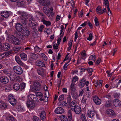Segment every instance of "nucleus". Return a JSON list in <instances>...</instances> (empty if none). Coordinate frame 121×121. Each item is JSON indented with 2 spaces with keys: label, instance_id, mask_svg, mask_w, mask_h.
<instances>
[{
  "label": "nucleus",
  "instance_id": "nucleus-7",
  "mask_svg": "<svg viewBox=\"0 0 121 121\" xmlns=\"http://www.w3.org/2000/svg\"><path fill=\"white\" fill-rule=\"evenodd\" d=\"M17 13L18 14L21 15L20 16L21 19H27L28 18V14L26 13L19 11L17 12Z\"/></svg>",
  "mask_w": 121,
  "mask_h": 121
},
{
  "label": "nucleus",
  "instance_id": "nucleus-26",
  "mask_svg": "<svg viewBox=\"0 0 121 121\" xmlns=\"http://www.w3.org/2000/svg\"><path fill=\"white\" fill-rule=\"evenodd\" d=\"M85 81H86V79L85 78L82 79L78 84V85L80 87L82 88L85 85Z\"/></svg>",
  "mask_w": 121,
  "mask_h": 121
},
{
  "label": "nucleus",
  "instance_id": "nucleus-50",
  "mask_svg": "<svg viewBox=\"0 0 121 121\" xmlns=\"http://www.w3.org/2000/svg\"><path fill=\"white\" fill-rule=\"evenodd\" d=\"M78 78L77 76H75L73 78V79L72 81V82L73 83L75 82L78 80Z\"/></svg>",
  "mask_w": 121,
  "mask_h": 121
},
{
  "label": "nucleus",
  "instance_id": "nucleus-9",
  "mask_svg": "<svg viewBox=\"0 0 121 121\" xmlns=\"http://www.w3.org/2000/svg\"><path fill=\"white\" fill-rule=\"evenodd\" d=\"M13 53L12 51L10 50L7 51L3 54L0 55V57L2 58L6 57Z\"/></svg>",
  "mask_w": 121,
  "mask_h": 121
},
{
  "label": "nucleus",
  "instance_id": "nucleus-52",
  "mask_svg": "<svg viewBox=\"0 0 121 121\" xmlns=\"http://www.w3.org/2000/svg\"><path fill=\"white\" fill-rule=\"evenodd\" d=\"M81 117L82 118V121H86L85 116L84 114H81Z\"/></svg>",
  "mask_w": 121,
  "mask_h": 121
},
{
  "label": "nucleus",
  "instance_id": "nucleus-31",
  "mask_svg": "<svg viewBox=\"0 0 121 121\" xmlns=\"http://www.w3.org/2000/svg\"><path fill=\"white\" fill-rule=\"evenodd\" d=\"M23 32L27 36L29 35L30 34L29 31L26 27L24 28Z\"/></svg>",
  "mask_w": 121,
  "mask_h": 121
},
{
  "label": "nucleus",
  "instance_id": "nucleus-19",
  "mask_svg": "<svg viewBox=\"0 0 121 121\" xmlns=\"http://www.w3.org/2000/svg\"><path fill=\"white\" fill-rule=\"evenodd\" d=\"M1 15L3 17L7 18L9 16V14L8 11H4L1 12Z\"/></svg>",
  "mask_w": 121,
  "mask_h": 121
},
{
  "label": "nucleus",
  "instance_id": "nucleus-42",
  "mask_svg": "<svg viewBox=\"0 0 121 121\" xmlns=\"http://www.w3.org/2000/svg\"><path fill=\"white\" fill-rule=\"evenodd\" d=\"M2 72L4 73V74L9 76L10 74V72L8 70L6 69H4L2 70Z\"/></svg>",
  "mask_w": 121,
  "mask_h": 121
},
{
  "label": "nucleus",
  "instance_id": "nucleus-60",
  "mask_svg": "<svg viewBox=\"0 0 121 121\" xmlns=\"http://www.w3.org/2000/svg\"><path fill=\"white\" fill-rule=\"evenodd\" d=\"M18 64L21 66H23L24 65V63H23L21 60L17 62Z\"/></svg>",
  "mask_w": 121,
  "mask_h": 121
},
{
  "label": "nucleus",
  "instance_id": "nucleus-16",
  "mask_svg": "<svg viewBox=\"0 0 121 121\" xmlns=\"http://www.w3.org/2000/svg\"><path fill=\"white\" fill-rule=\"evenodd\" d=\"M113 104L115 107L120 106L121 105V102L119 101L118 99H116L114 100Z\"/></svg>",
  "mask_w": 121,
  "mask_h": 121
},
{
  "label": "nucleus",
  "instance_id": "nucleus-2",
  "mask_svg": "<svg viewBox=\"0 0 121 121\" xmlns=\"http://www.w3.org/2000/svg\"><path fill=\"white\" fill-rule=\"evenodd\" d=\"M13 69L14 72L17 74L20 75L23 73V69L19 66L17 65L14 66Z\"/></svg>",
  "mask_w": 121,
  "mask_h": 121
},
{
  "label": "nucleus",
  "instance_id": "nucleus-15",
  "mask_svg": "<svg viewBox=\"0 0 121 121\" xmlns=\"http://www.w3.org/2000/svg\"><path fill=\"white\" fill-rule=\"evenodd\" d=\"M15 28L16 30L19 32H21L22 30V27L20 23H18L16 25Z\"/></svg>",
  "mask_w": 121,
  "mask_h": 121
},
{
  "label": "nucleus",
  "instance_id": "nucleus-58",
  "mask_svg": "<svg viewBox=\"0 0 121 121\" xmlns=\"http://www.w3.org/2000/svg\"><path fill=\"white\" fill-rule=\"evenodd\" d=\"M71 3V6L73 8H74L75 7V2L73 0H71L70 1V2H68V4Z\"/></svg>",
  "mask_w": 121,
  "mask_h": 121
},
{
  "label": "nucleus",
  "instance_id": "nucleus-43",
  "mask_svg": "<svg viewBox=\"0 0 121 121\" xmlns=\"http://www.w3.org/2000/svg\"><path fill=\"white\" fill-rule=\"evenodd\" d=\"M1 106H0V108L3 109H4L6 108L7 106V105L6 104L3 102L2 101L1 104Z\"/></svg>",
  "mask_w": 121,
  "mask_h": 121
},
{
  "label": "nucleus",
  "instance_id": "nucleus-5",
  "mask_svg": "<svg viewBox=\"0 0 121 121\" xmlns=\"http://www.w3.org/2000/svg\"><path fill=\"white\" fill-rule=\"evenodd\" d=\"M33 17H32L31 16V28L32 29L37 28L38 26V24L35 22H34V23L33 22Z\"/></svg>",
  "mask_w": 121,
  "mask_h": 121
},
{
  "label": "nucleus",
  "instance_id": "nucleus-4",
  "mask_svg": "<svg viewBox=\"0 0 121 121\" xmlns=\"http://www.w3.org/2000/svg\"><path fill=\"white\" fill-rule=\"evenodd\" d=\"M11 42L15 45H18L20 44L19 40L16 37H14L13 35H12L10 39Z\"/></svg>",
  "mask_w": 121,
  "mask_h": 121
},
{
  "label": "nucleus",
  "instance_id": "nucleus-59",
  "mask_svg": "<svg viewBox=\"0 0 121 121\" xmlns=\"http://www.w3.org/2000/svg\"><path fill=\"white\" fill-rule=\"evenodd\" d=\"M32 120L33 121H39V118L35 116H33Z\"/></svg>",
  "mask_w": 121,
  "mask_h": 121
},
{
  "label": "nucleus",
  "instance_id": "nucleus-45",
  "mask_svg": "<svg viewBox=\"0 0 121 121\" xmlns=\"http://www.w3.org/2000/svg\"><path fill=\"white\" fill-rule=\"evenodd\" d=\"M39 99L40 101L46 102L48 101V98L47 97L44 96L43 98H40Z\"/></svg>",
  "mask_w": 121,
  "mask_h": 121
},
{
  "label": "nucleus",
  "instance_id": "nucleus-23",
  "mask_svg": "<svg viewBox=\"0 0 121 121\" xmlns=\"http://www.w3.org/2000/svg\"><path fill=\"white\" fill-rule=\"evenodd\" d=\"M76 102L75 100H73V101L71 103L70 107L71 108V110H73V109H74L76 107Z\"/></svg>",
  "mask_w": 121,
  "mask_h": 121
},
{
  "label": "nucleus",
  "instance_id": "nucleus-21",
  "mask_svg": "<svg viewBox=\"0 0 121 121\" xmlns=\"http://www.w3.org/2000/svg\"><path fill=\"white\" fill-rule=\"evenodd\" d=\"M73 110H74L75 113L77 114H80L81 111V108L79 106L76 107L73 111Z\"/></svg>",
  "mask_w": 121,
  "mask_h": 121
},
{
  "label": "nucleus",
  "instance_id": "nucleus-13",
  "mask_svg": "<svg viewBox=\"0 0 121 121\" xmlns=\"http://www.w3.org/2000/svg\"><path fill=\"white\" fill-rule=\"evenodd\" d=\"M64 112L63 108L61 107H59L56 108L55 111V112L57 114H61Z\"/></svg>",
  "mask_w": 121,
  "mask_h": 121
},
{
  "label": "nucleus",
  "instance_id": "nucleus-44",
  "mask_svg": "<svg viewBox=\"0 0 121 121\" xmlns=\"http://www.w3.org/2000/svg\"><path fill=\"white\" fill-rule=\"evenodd\" d=\"M40 56L42 57L44 60L47 61L48 60V58L47 56L44 53H41L40 54Z\"/></svg>",
  "mask_w": 121,
  "mask_h": 121
},
{
  "label": "nucleus",
  "instance_id": "nucleus-6",
  "mask_svg": "<svg viewBox=\"0 0 121 121\" xmlns=\"http://www.w3.org/2000/svg\"><path fill=\"white\" fill-rule=\"evenodd\" d=\"M38 2L43 6H46L50 4L49 0H39Z\"/></svg>",
  "mask_w": 121,
  "mask_h": 121
},
{
  "label": "nucleus",
  "instance_id": "nucleus-40",
  "mask_svg": "<svg viewBox=\"0 0 121 121\" xmlns=\"http://www.w3.org/2000/svg\"><path fill=\"white\" fill-rule=\"evenodd\" d=\"M68 117L69 120H71L72 117V111L71 110L68 111Z\"/></svg>",
  "mask_w": 121,
  "mask_h": 121
},
{
  "label": "nucleus",
  "instance_id": "nucleus-56",
  "mask_svg": "<svg viewBox=\"0 0 121 121\" xmlns=\"http://www.w3.org/2000/svg\"><path fill=\"white\" fill-rule=\"evenodd\" d=\"M87 97L86 96H83L82 98V101L83 102V103L85 104L86 100H87Z\"/></svg>",
  "mask_w": 121,
  "mask_h": 121
},
{
  "label": "nucleus",
  "instance_id": "nucleus-37",
  "mask_svg": "<svg viewBox=\"0 0 121 121\" xmlns=\"http://www.w3.org/2000/svg\"><path fill=\"white\" fill-rule=\"evenodd\" d=\"M35 94L39 98V99L42 98L43 97V94L39 92H35Z\"/></svg>",
  "mask_w": 121,
  "mask_h": 121
},
{
  "label": "nucleus",
  "instance_id": "nucleus-51",
  "mask_svg": "<svg viewBox=\"0 0 121 121\" xmlns=\"http://www.w3.org/2000/svg\"><path fill=\"white\" fill-rule=\"evenodd\" d=\"M93 34L90 33L89 35V37L87 38V39L89 41H91L93 39Z\"/></svg>",
  "mask_w": 121,
  "mask_h": 121
},
{
  "label": "nucleus",
  "instance_id": "nucleus-38",
  "mask_svg": "<svg viewBox=\"0 0 121 121\" xmlns=\"http://www.w3.org/2000/svg\"><path fill=\"white\" fill-rule=\"evenodd\" d=\"M96 11L98 14L100 15L102 14V9L99 7H98L96 8Z\"/></svg>",
  "mask_w": 121,
  "mask_h": 121
},
{
  "label": "nucleus",
  "instance_id": "nucleus-47",
  "mask_svg": "<svg viewBox=\"0 0 121 121\" xmlns=\"http://www.w3.org/2000/svg\"><path fill=\"white\" fill-rule=\"evenodd\" d=\"M6 119L7 121H14V118L13 116L7 117Z\"/></svg>",
  "mask_w": 121,
  "mask_h": 121
},
{
  "label": "nucleus",
  "instance_id": "nucleus-34",
  "mask_svg": "<svg viewBox=\"0 0 121 121\" xmlns=\"http://www.w3.org/2000/svg\"><path fill=\"white\" fill-rule=\"evenodd\" d=\"M43 23L46 25V26H49L51 25V23L49 21H46L45 20H43L42 21Z\"/></svg>",
  "mask_w": 121,
  "mask_h": 121
},
{
  "label": "nucleus",
  "instance_id": "nucleus-20",
  "mask_svg": "<svg viewBox=\"0 0 121 121\" xmlns=\"http://www.w3.org/2000/svg\"><path fill=\"white\" fill-rule=\"evenodd\" d=\"M10 48V45L8 43H6L3 46V47H2V50L5 51H6L9 50Z\"/></svg>",
  "mask_w": 121,
  "mask_h": 121
},
{
  "label": "nucleus",
  "instance_id": "nucleus-1",
  "mask_svg": "<svg viewBox=\"0 0 121 121\" xmlns=\"http://www.w3.org/2000/svg\"><path fill=\"white\" fill-rule=\"evenodd\" d=\"M53 8L52 7H48L47 8L44 7L43 8V10L48 17H53L55 14V12L53 11Z\"/></svg>",
  "mask_w": 121,
  "mask_h": 121
},
{
  "label": "nucleus",
  "instance_id": "nucleus-49",
  "mask_svg": "<svg viewBox=\"0 0 121 121\" xmlns=\"http://www.w3.org/2000/svg\"><path fill=\"white\" fill-rule=\"evenodd\" d=\"M64 95L63 94H62L59 97L58 99L59 101L60 102L64 100Z\"/></svg>",
  "mask_w": 121,
  "mask_h": 121
},
{
  "label": "nucleus",
  "instance_id": "nucleus-29",
  "mask_svg": "<svg viewBox=\"0 0 121 121\" xmlns=\"http://www.w3.org/2000/svg\"><path fill=\"white\" fill-rule=\"evenodd\" d=\"M102 81L101 80H99L98 81L97 80L94 82V84L95 87L98 86H101L102 85Z\"/></svg>",
  "mask_w": 121,
  "mask_h": 121
},
{
  "label": "nucleus",
  "instance_id": "nucleus-17",
  "mask_svg": "<svg viewBox=\"0 0 121 121\" xmlns=\"http://www.w3.org/2000/svg\"><path fill=\"white\" fill-rule=\"evenodd\" d=\"M33 84L34 86L37 88L40 89L41 87L40 83L37 81H34L33 82Z\"/></svg>",
  "mask_w": 121,
  "mask_h": 121
},
{
  "label": "nucleus",
  "instance_id": "nucleus-22",
  "mask_svg": "<svg viewBox=\"0 0 121 121\" xmlns=\"http://www.w3.org/2000/svg\"><path fill=\"white\" fill-rule=\"evenodd\" d=\"M16 34V36L21 39H23L25 37V36L21 33L18 32Z\"/></svg>",
  "mask_w": 121,
  "mask_h": 121
},
{
  "label": "nucleus",
  "instance_id": "nucleus-14",
  "mask_svg": "<svg viewBox=\"0 0 121 121\" xmlns=\"http://www.w3.org/2000/svg\"><path fill=\"white\" fill-rule=\"evenodd\" d=\"M36 65L39 67H44L45 65L44 63L43 62L42 60H37L35 63Z\"/></svg>",
  "mask_w": 121,
  "mask_h": 121
},
{
  "label": "nucleus",
  "instance_id": "nucleus-18",
  "mask_svg": "<svg viewBox=\"0 0 121 121\" xmlns=\"http://www.w3.org/2000/svg\"><path fill=\"white\" fill-rule=\"evenodd\" d=\"M25 3V0H19L17 2V5L18 7H22L24 5Z\"/></svg>",
  "mask_w": 121,
  "mask_h": 121
},
{
  "label": "nucleus",
  "instance_id": "nucleus-12",
  "mask_svg": "<svg viewBox=\"0 0 121 121\" xmlns=\"http://www.w3.org/2000/svg\"><path fill=\"white\" fill-rule=\"evenodd\" d=\"M95 114V112L94 111L89 110L87 111V116L89 118L93 117Z\"/></svg>",
  "mask_w": 121,
  "mask_h": 121
},
{
  "label": "nucleus",
  "instance_id": "nucleus-27",
  "mask_svg": "<svg viewBox=\"0 0 121 121\" xmlns=\"http://www.w3.org/2000/svg\"><path fill=\"white\" fill-rule=\"evenodd\" d=\"M30 95H29L27 96V99L26 102V104L27 107L29 108V109H30Z\"/></svg>",
  "mask_w": 121,
  "mask_h": 121
},
{
  "label": "nucleus",
  "instance_id": "nucleus-39",
  "mask_svg": "<svg viewBox=\"0 0 121 121\" xmlns=\"http://www.w3.org/2000/svg\"><path fill=\"white\" fill-rule=\"evenodd\" d=\"M21 22L23 25H27L28 24L27 19H21Z\"/></svg>",
  "mask_w": 121,
  "mask_h": 121
},
{
  "label": "nucleus",
  "instance_id": "nucleus-10",
  "mask_svg": "<svg viewBox=\"0 0 121 121\" xmlns=\"http://www.w3.org/2000/svg\"><path fill=\"white\" fill-rule=\"evenodd\" d=\"M93 99L96 104L99 105L101 103V100L97 96H94L93 98Z\"/></svg>",
  "mask_w": 121,
  "mask_h": 121
},
{
  "label": "nucleus",
  "instance_id": "nucleus-62",
  "mask_svg": "<svg viewBox=\"0 0 121 121\" xmlns=\"http://www.w3.org/2000/svg\"><path fill=\"white\" fill-rule=\"evenodd\" d=\"M26 84H25L24 83H22L21 84L20 87L22 89H24L25 87Z\"/></svg>",
  "mask_w": 121,
  "mask_h": 121
},
{
  "label": "nucleus",
  "instance_id": "nucleus-35",
  "mask_svg": "<svg viewBox=\"0 0 121 121\" xmlns=\"http://www.w3.org/2000/svg\"><path fill=\"white\" fill-rule=\"evenodd\" d=\"M88 60H91L94 62L96 60L95 56L94 55L91 56L89 58Z\"/></svg>",
  "mask_w": 121,
  "mask_h": 121
},
{
  "label": "nucleus",
  "instance_id": "nucleus-33",
  "mask_svg": "<svg viewBox=\"0 0 121 121\" xmlns=\"http://www.w3.org/2000/svg\"><path fill=\"white\" fill-rule=\"evenodd\" d=\"M71 93L72 95V97L74 98L75 99H76L79 96L78 95V94L75 92V91L71 92Z\"/></svg>",
  "mask_w": 121,
  "mask_h": 121
},
{
  "label": "nucleus",
  "instance_id": "nucleus-24",
  "mask_svg": "<svg viewBox=\"0 0 121 121\" xmlns=\"http://www.w3.org/2000/svg\"><path fill=\"white\" fill-rule=\"evenodd\" d=\"M13 89L16 91L18 90L20 87V85L18 83H15L13 85Z\"/></svg>",
  "mask_w": 121,
  "mask_h": 121
},
{
  "label": "nucleus",
  "instance_id": "nucleus-28",
  "mask_svg": "<svg viewBox=\"0 0 121 121\" xmlns=\"http://www.w3.org/2000/svg\"><path fill=\"white\" fill-rule=\"evenodd\" d=\"M38 74L40 75L43 76L44 74V69L43 68L39 69L37 70Z\"/></svg>",
  "mask_w": 121,
  "mask_h": 121
},
{
  "label": "nucleus",
  "instance_id": "nucleus-25",
  "mask_svg": "<svg viewBox=\"0 0 121 121\" xmlns=\"http://www.w3.org/2000/svg\"><path fill=\"white\" fill-rule=\"evenodd\" d=\"M20 56L22 60L26 61L27 59L26 55L23 52L21 53L20 54Z\"/></svg>",
  "mask_w": 121,
  "mask_h": 121
},
{
  "label": "nucleus",
  "instance_id": "nucleus-46",
  "mask_svg": "<svg viewBox=\"0 0 121 121\" xmlns=\"http://www.w3.org/2000/svg\"><path fill=\"white\" fill-rule=\"evenodd\" d=\"M31 57L33 59L36 60L38 58V56L35 54H31Z\"/></svg>",
  "mask_w": 121,
  "mask_h": 121
},
{
  "label": "nucleus",
  "instance_id": "nucleus-55",
  "mask_svg": "<svg viewBox=\"0 0 121 121\" xmlns=\"http://www.w3.org/2000/svg\"><path fill=\"white\" fill-rule=\"evenodd\" d=\"M44 26L43 25H41L39 26L38 28V31L40 32H42V30L44 28Z\"/></svg>",
  "mask_w": 121,
  "mask_h": 121
},
{
  "label": "nucleus",
  "instance_id": "nucleus-36",
  "mask_svg": "<svg viewBox=\"0 0 121 121\" xmlns=\"http://www.w3.org/2000/svg\"><path fill=\"white\" fill-rule=\"evenodd\" d=\"M112 102L110 100L107 101L105 103V107H109L111 106L112 105Z\"/></svg>",
  "mask_w": 121,
  "mask_h": 121
},
{
  "label": "nucleus",
  "instance_id": "nucleus-54",
  "mask_svg": "<svg viewBox=\"0 0 121 121\" xmlns=\"http://www.w3.org/2000/svg\"><path fill=\"white\" fill-rule=\"evenodd\" d=\"M86 52L85 50H83L81 52V55L83 57H85L86 56Z\"/></svg>",
  "mask_w": 121,
  "mask_h": 121
},
{
  "label": "nucleus",
  "instance_id": "nucleus-41",
  "mask_svg": "<svg viewBox=\"0 0 121 121\" xmlns=\"http://www.w3.org/2000/svg\"><path fill=\"white\" fill-rule=\"evenodd\" d=\"M9 76L10 79L11 80L13 81H14L15 79L16 78L15 75L14 74H10Z\"/></svg>",
  "mask_w": 121,
  "mask_h": 121
},
{
  "label": "nucleus",
  "instance_id": "nucleus-63",
  "mask_svg": "<svg viewBox=\"0 0 121 121\" xmlns=\"http://www.w3.org/2000/svg\"><path fill=\"white\" fill-rule=\"evenodd\" d=\"M67 101L68 102L70 103L71 101V97L70 95H68L67 97Z\"/></svg>",
  "mask_w": 121,
  "mask_h": 121
},
{
  "label": "nucleus",
  "instance_id": "nucleus-30",
  "mask_svg": "<svg viewBox=\"0 0 121 121\" xmlns=\"http://www.w3.org/2000/svg\"><path fill=\"white\" fill-rule=\"evenodd\" d=\"M75 85V84L73 83H71L70 86V89L71 91V92H74L75 91L76 88L74 86Z\"/></svg>",
  "mask_w": 121,
  "mask_h": 121
},
{
  "label": "nucleus",
  "instance_id": "nucleus-61",
  "mask_svg": "<svg viewBox=\"0 0 121 121\" xmlns=\"http://www.w3.org/2000/svg\"><path fill=\"white\" fill-rule=\"evenodd\" d=\"M15 59L17 63L21 60L19 56L17 55L15 56Z\"/></svg>",
  "mask_w": 121,
  "mask_h": 121
},
{
  "label": "nucleus",
  "instance_id": "nucleus-64",
  "mask_svg": "<svg viewBox=\"0 0 121 121\" xmlns=\"http://www.w3.org/2000/svg\"><path fill=\"white\" fill-rule=\"evenodd\" d=\"M34 49L35 52H38L40 50V48L36 46L34 47Z\"/></svg>",
  "mask_w": 121,
  "mask_h": 121
},
{
  "label": "nucleus",
  "instance_id": "nucleus-3",
  "mask_svg": "<svg viewBox=\"0 0 121 121\" xmlns=\"http://www.w3.org/2000/svg\"><path fill=\"white\" fill-rule=\"evenodd\" d=\"M8 99L9 102L12 105L14 106L16 104V100L12 94H10L9 95Z\"/></svg>",
  "mask_w": 121,
  "mask_h": 121
},
{
  "label": "nucleus",
  "instance_id": "nucleus-11",
  "mask_svg": "<svg viewBox=\"0 0 121 121\" xmlns=\"http://www.w3.org/2000/svg\"><path fill=\"white\" fill-rule=\"evenodd\" d=\"M106 113L110 117H115L116 115V114L114 111L111 109L108 110L107 111Z\"/></svg>",
  "mask_w": 121,
  "mask_h": 121
},
{
  "label": "nucleus",
  "instance_id": "nucleus-57",
  "mask_svg": "<svg viewBox=\"0 0 121 121\" xmlns=\"http://www.w3.org/2000/svg\"><path fill=\"white\" fill-rule=\"evenodd\" d=\"M62 118H61V119L62 121H68V118L65 115H63Z\"/></svg>",
  "mask_w": 121,
  "mask_h": 121
},
{
  "label": "nucleus",
  "instance_id": "nucleus-48",
  "mask_svg": "<svg viewBox=\"0 0 121 121\" xmlns=\"http://www.w3.org/2000/svg\"><path fill=\"white\" fill-rule=\"evenodd\" d=\"M95 18L94 21L95 25L97 26H98L99 24V23L98 19L96 17H95Z\"/></svg>",
  "mask_w": 121,
  "mask_h": 121
},
{
  "label": "nucleus",
  "instance_id": "nucleus-32",
  "mask_svg": "<svg viewBox=\"0 0 121 121\" xmlns=\"http://www.w3.org/2000/svg\"><path fill=\"white\" fill-rule=\"evenodd\" d=\"M40 118L41 120H43L45 118L46 115L44 111L42 112L40 114Z\"/></svg>",
  "mask_w": 121,
  "mask_h": 121
},
{
  "label": "nucleus",
  "instance_id": "nucleus-53",
  "mask_svg": "<svg viewBox=\"0 0 121 121\" xmlns=\"http://www.w3.org/2000/svg\"><path fill=\"white\" fill-rule=\"evenodd\" d=\"M12 88L10 86L6 87L5 88V90L6 92H8L11 91Z\"/></svg>",
  "mask_w": 121,
  "mask_h": 121
},
{
  "label": "nucleus",
  "instance_id": "nucleus-8",
  "mask_svg": "<svg viewBox=\"0 0 121 121\" xmlns=\"http://www.w3.org/2000/svg\"><path fill=\"white\" fill-rule=\"evenodd\" d=\"M9 79L6 76H2L0 77V82L6 84L9 81Z\"/></svg>",
  "mask_w": 121,
  "mask_h": 121
}]
</instances>
